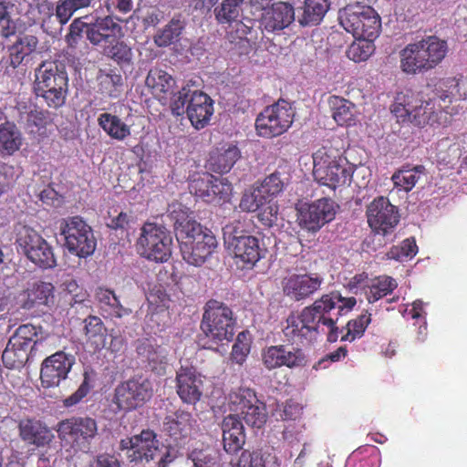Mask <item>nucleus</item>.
<instances>
[{"label": "nucleus", "instance_id": "1", "mask_svg": "<svg viewBox=\"0 0 467 467\" xmlns=\"http://www.w3.org/2000/svg\"><path fill=\"white\" fill-rule=\"evenodd\" d=\"M467 97V82L449 78L441 80L432 98L411 90L398 93L390 110L399 121L417 126L446 124L449 117L458 114L457 102Z\"/></svg>", "mask_w": 467, "mask_h": 467}, {"label": "nucleus", "instance_id": "2", "mask_svg": "<svg viewBox=\"0 0 467 467\" xmlns=\"http://www.w3.org/2000/svg\"><path fill=\"white\" fill-rule=\"evenodd\" d=\"M354 296H344L339 292L324 295L298 315L287 317L283 327L284 337L292 344L305 345L315 340L320 333L327 332V340L337 341L338 317L350 312L356 306Z\"/></svg>", "mask_w": 467, "mask_h": 467}, {"label": "nucleus", "instance_id": "3", "mask_svg": "<svg viewBox=\"0 0 467 467\" xmlns=\"http://www.w3.org/2000/svg\"><path fill=\"white\" fill-rule=\"evenodd\" d=\"M171 215L175 222L182 258L190 265H202L216 248L215 236L197 222L187 220L188 211L181 204L171 206Z\"/></svg>", "mask_w": 467, "mask_h": 467}, {"label": "nucleus", "instance_id": "4", "mask_svg": "<svg viewBox=\"0 0 467 467\" xmlns=\"http://www.w3.org/2000/svg\"><path fill=\"white\" fill-rule=\"evenodd\" d=\"M448 44L429 36L408 44L400 52V68L407 74H419L435 68L446 57Z\"/></svg>", "mask_w": 467, "mask_h": 467}, {"label": "nucleus", "instance_id": "5", "mask_svg": "<svg viewBox=\"0 0 467 467\" xmlns=\"http://www.w3.org/2000/svg\"><path fill=\"white\" fill-rule=\"evenodd\" d=\"M312 158L313 175L318 183L333 190L350 183L353 168L336 150L321 147L313 153Z\"/></svg>", "mask_w": 467, "mask_h": 467}, {"label": "nucleus", "instance_id": "6", "mask_svg": "<svg viewBox=\"0 0 467 467\" xmlns=\"http://www.w3.org/2000/svg\"><path fill=\"white\" fill-rule=\"evenodd\" d=\"M234 327L232 310L223 303L209 301L201 324L203 348L214 349L219 344L228 343L233 338Z\"/></svg>", "mask_w": 467, "mask_h": 467}, {"label": "nucleus", "instance_id": "7", "mask_svg": "<svg viewBox=\"0 0 467 467\" xmlns=\"http://www.w3.org/2000/svg\"><path fill=\"white\" fill-rule=\"evenodd\" d=\"M171 110L177 116L186 112L192 125L200 130L209 123L213 114V102L202 91L192 89L187 85L175 95Z\"/></svg>", "mask_w": 467, "mask_h": 467}, {"label": "nucleus", "instance_id": "8", "mask_svg": "<svg viewBox=\"0 0 467 467\" xmlns=\"http://www.w3.org/2000/svg\"><path fill=\"white\" fill-rule=\"evenodd\" d=\"M35 92L41 97L49 107L62 106L66 99L67 78L64 71L59 70L52 61L43 62L36 70Z\"/></svg>", "mask_w": 467, "mask_h": 467}, {"label": "nucleus", "instance_id": "9", "mask_svg": "<svg viewBox=\"0 0 467 467\" xmlns=\"http://www.w3.org/2000/svg\"><path fill=\"white\" fill-rule=\"evenodd\" d=\"M341 26L356 38H376L381 23L378 13L370 6L360 4L349 5L338 13Z\"/></svg>", "mask_w": 467, "mask_h": 467}, {"label": "nucleus", "instance_id": "10", "mask_svg": "<svg viewBox=\"0 0 467 467\" xmlns=\"http://www.w3.org/2000/svg\"><path fill=\"white\" fill-rule=\"evenodd\" d=\"M137 246L143 257L163 263L171 255L172 236L163 225L147 223L141 228Z\"/></svg>", "mask_w": 467, "mask_h": 467}, {"label": "nucleus", "instance_id": "11", "mask_svg": "<svg viewBox=\"0 0 467 467\" xmlns=\"http://www.w3.org/2000/svg\"><path fill=\"white\" fill-rule=\"evenodd\" d=\"M229 410L240 420L253 428L260 429L267 419L266 408L259 401L254 392L246 388L233 390L228 395Z\"/></svg>", "mask_w": 467, "mask_h": 467}, {"label": "nucleus", "instance_id": "12", "mask_svg": "<svg viewBox=\"0 0 467 467\" xmlns=\"http://www.w3.org/2000/svg\"><path fill=\"white\" fill-rule=\"evenodd\" d=\"M59 229L65 239V246L70 253L84 258L94 253L97 242L92 229L80 217L63 219Z\"/></svg>", "mask_w": 467, "mask_h": 467}, {"label": "nucleus", "instance_id": "13", "mask_svg": "<svg viewBox=\"0 0 467 467\" xmlns=\"http://www.w3.org/2000/svg\"><path fill=\"white\" fill-rule=\"evenodd\" d=\"M58 438L72 448L88 451L98 433V425L89 417H72L59 421L55 427Z\"/></svg>", "mask_w": 467, "mask_h": 467}, {"label": "nucleus", "instance_id": "14", "mask_svg": "<svg viewBox=\"0 0 467 467\" xmlns=\"http://www.w3.org/2000/svg\"><path fill=\"white\" fill-rule=\"evenodd\" d=\"M295 111L292 105L284 100L266 107L255 119L259 136L273 138L285 133L292 125Z\"/></svg>", "mask_w": 467, "mask_h": 467}, {"label": "nucleus", "instance_id": "15", "mask_svg": "<svg viewBox=\"0 0 467 467\" xmlns=\"http://www.w3.org/2000/svg\"><path fill=\"white\" fill-rule=\"evenodd\" d=\"M337 208V204L330 198L302 203L297 208L298 225L309 233H317L335 218Z\"/></svg>", "mask_w": 467, "mask_h": 467}, {"label": "nucleus", "instance_id": "16", "mask_svg": "<svg viewBox=\"0 0 467 467\" xmlns=\"http://www.w3.org/2000/svg\"><path fill=\"white\" fill-rule=\"evenodd\" d=\"M153 393L151 382L137 378L119 384L115 389L113 403L119 410H131L142 406Z\"/></svg>", "mask_w": 467, "mask_h": 467}, {"label": "nucleus", "instance_id": "17", "mask_svg": "<svg viewBox=\"0 0 467 467\" xmlns=\"http://www.w3.org/2000/svg\"><path fill=\"white\" fill-rule=\"evenodd\" d=\"M261 359L264 366L269 370L281 367L288 368H302L307 363L305 352L293 345L267 347L262 350Z\"/></svg>", "mask_w": 467, "mask_h": 467}, {"label": "nucleus", "instance_id": "18", "mask_svg": "<svg viewBox=\"0 0 467 467\" xmlns=\"http://www.w3.org/2000/svg\"><path fill=\"white\" fill-rule=\"evenodd\" d=\"M34 335H36L34 327L26 325L17 328L15 335L10 337L2 355L6 368H16L23 366L27 360Z\"/></svg>", "mask_w": 467, "mask_h": 467}, {"label": "nucleus", "instance_id": "19", "mask_svg": "<svg viewBox=\"0 0 467 467\" xmlns=\"http://www.w3.org/2000/svg\"><path fill=\"white\" fill-rule=\"evenodd\" d=\"M120 449L126 451L130 462H150L157 456L159 441L150 431H143L140 434L120 441Z\"/></svg>", "mask_w": 467, "mask_h": 467}, {"label": "nucleus", "instance_id": "20", "mask_svg": "<svg viewBox=\"0 0 467 467\" xmlns=\"http://www.w3.org/2000/svg\"><path fill=\"white\" fill-rule=\"evenodd\" d=\"M367 218L370 228L381 234H386L399 222L397 208L385 197L376 198L368 204Z\"/></svg>", "mask_w": 467, "mask_h": 467}, {"label": "nucleus", "instance_id": "21", "mask_svg": "<svg viewBox=\"0 0 467 467\" xmlns=\"http://www.w3.org/2000/svg\"><path fill=\"white\" fill-rule=\"evenodd\" d=\"M75 358L63 351H58L47 358L41 368V383L45 388L58 386L70 371Z\"/></svg>", "mask_w": 467, "mask_h": 467}, {"label": "nucleus", "instance_id": "22", "mask_svg": "<svg viewBox=\"0 0 467 467\" xmlns=\"http://www.w3.org/2000/svg\"><path fill=\"white\" fill-rule=\"evenodd\" d=\"M86 34L91 44L101 48L116 43L123 36L121 26L111 16L97 18L94 23L88 25Z\"/></svg>", "mask_w": 467, "mask_h": 467}, {"label": "nucleus", "instance_id": "23", "mask_svg": "<svg viewBox=\"0 0 467 467\" xmlns=\"http://www.w3.org/2000/svg\"><path fill=\"white\" fill-rule=\"evenodd\" d=\"M294 20V6L286 2H276L263 8L260 25L267 32H276L288 27Z\"/></svg>", "mask_w": 467, "mask_h": 467}, {"label": "nucleus", "instance_id": "24", "mask_svg": "<svg viewBox=\"0 0 467 467\" xmlns=\"http://www.w3.org/2000/svg\"><path fill=\"white\" fill-rule=\"evenodd\" d=\"M136 350L143 362H147L151 370L161 374L169 363L167 347L157 344L152 338H142L137 341Z\"/></svg>", "mask_w": 467, "mask_h": 467}, {"label": "nucleus", "instance_id": "25", "mask_svg": "<svg viewBox=\"0 0 467 467\" xmlns=\"http://www.w3.org/2000/svg\"><path fill=\"white\" fill-rule=\"evenodd\" d=\"M177 393L185 403H196L202 394V379L192 368H181L176 377Z\"/></svg>", "mask_w": 467, "mask_h": 467}, {"label": "nucleus", "instance_id": "26", "mask_svg": "<svg viewBox=\"0 0 467 467\" xmlns=\"http://www.w3.org/2000/svg\"><path fill=\"white\" fill-rule=\"evenodd\" d=\"M322 281L317 275H293L284 280L283 290L285 296L299 301L316 292Z\"/></svg>", "mask_w": 467, "mask_h": 467}, {"label": "nucleus", "instance_id": "27", "mask_svg": "<svg viewBox=\"0 0 467 467\" xmlns=\"http://www.w3.org/2000/svg\"><path fill=\"white\" fill-rule=\"evenodd\" d=\"M192 428V419L189 412L178 411L167 416L163 422L164 431L172 439L176 446H182Z\"/></svg>", "mask_w": 467, "mask_h": 467}, {"label": "nucleus", "instance_id": "28", "mask_svg": "<svg viewBox=\"0 0 467 467\" xmlns=\"http://www.w3.org/2000/svg\"><path fill=\"white\" fill-rule=\"evenodd\" d=\"M223 448L229 453L239 451L244 444V432L242 421L236 415L229 414L222 424Z\"/></svg>", "mask_w": 467, "mask_h": 467}, {"label": "nucleus", "instance_id": "29", "mask_svg": "<svg viewBox=\"0 0 467 467\" xmlns=\"http://www.w3.org/2000/svg\"><path fill=\"white\" fill-rule=\"evenodd\" d=\"M19 434L21 439L36 447L47 445L54 438L51 431L41 421L26 420L19 424Z\"/></svg>", "mask_w": 467, "mask_h": 467}, {"label": "nucleus", "instance_id": "30", "mask_svg": "<svg viewBox=\"0 0 467 467\" xmlns=\"http://www.w3.org/2000/svg\"><path fill=\"white\" fill-rule=\"evenodd\" d=\"M24 137L18 127L9 121L0 123V157L14 156L24 145Z\"/></svg>", "mask_w": 467, "mask_h": 467}, {"label": "nucleus", "instance_id": "31", "mask_svg": "<svg viewBox=\"0 0 467 467\" xmlns=\"http://www.w3.org/2000/svg\"><path fill=\"white\" fill-rule=\"evenodd\" d=\"M240 157L235 145L224 144L212 152L208 161L209 168L218 173L228 172Z\"/></svg>", "mask_w": 467, "mask_h": 467}, {"label": "nucleus", "instance_id": "32", "mask_svg": "<svg viewBox=\"0 0 467 467\" xmlns=\"http://www.w3.org/2000/svg\"><path fill=\"white\" fill-rule=\"evenodd\" d=\"M227 249L234 257L251 265H254L261 257L259 241L252 235L241 238Z\"/></svg>", "mask_w": 467, "mask_h": 467}, {"label": "nucleus", "instance_id": "33", "mask_svg": "<svg viewBox=\"0 0 467 467\" xmlns=\"http://www.w3.org/2000/svg\"><path fill=\"white\" fill-rule=\"evenodd\" d=\"M98 124L109 137L118 141H123L131 134L130 125L112 113H101Z\"/></svg>", "mask_w": 467, "mask_h": 467}, {"label": "nucleus", "instance_id": "34", "mask_svg": "<svg viewBox=\"0 0 467 467\" xmlns=\"http://www.w3.org/2000/svg\"><path fill=\"white\" fill-rule=\"evenodd\" d=\"M96 299L101 311L109 317L120 318L130 313L119 302L113 291L99 287L96 291Z\"/></svg>", "mask_w": 467, "mask_h": 467}, {"label": "nucleus", "instance_id": "35", "mask_svg": "<svg viewBox=\"0 0 467 467\" xmlns=\"http://www.w3.org/2000/svg\"><path fill=\"white\" fill-rule=\"evenodd\" d=\"M146 85L155 96L161 97L172 91L175 80L166 71L160 68H152L146 78Z\"/></svg>", "mask_w": 467, "mask_h": 467}, {"label": "nucleus", "instance_id": "36", "mask_svg": "<svg viewBox=\"0 0 467 467\" xmlns=\"http://www.w3.org/2000/svg\"><path fill=\"white\" fill-rule=\"evenodd\" d=\"M328 8V0H305L303 13L298 16V22L302 26L317 25Z\"/></svg>", "mask_w": 467, "mask_h": 467}, {"label": "nucleus", "instance_id": "37", "mask_svg": "<svg viewBox=\"0 0 467 467\" xmlns=\"http://www.w3.org/2000/svg\"><path fill=\"white\" fill-rule=\"evenodd\" d=\"M425 176V168L418 165L412 168H403L392 175L394 186L404 192H410Z\"/></svg>", "mask_w": 467, "mask_h": 467}, {"label": "nucleus", "instance_id": "38", "mask_svg": "<svg viewBox=\"0 0 467 467\" xmlns=\"http://www.w3.org/2000/svg\"><path fill=\"white\" fill-rule=\"evenodd\" d=\"M85 334L87 342L93 347L94 350L105 348L107 329L100 318L90 316L85 319Z\"/></svg>", "mask_w": 467, "mask_h": 467}, {"label": "nucleus", "instance_id": "39", "mask_svg": "<svg viewBox=\"0 0 467 467\" xmlns=\"http://www.w3.org/2000/svg\"><path fill=\"white\" fill-rule=\"evenodd\" d=\"M54 286L50 283H36L28 289L24 307L30 309L36 306H47L53 301Z\"/></svg>", "mask_w": 467, "mask_h": 467}, {"label": "nucleus", "instance_id": "40", "mask_svg": "<svg viewBox=\"0 0 467 467\" xmlns=\"http://www.w3.org/2000/svg\"><path fill=\"white\" fill-rule=\"evenodd\" d=\"M16 244L18 251L26 256L28 254H33V256L36 257L33 249L36 245L43 244V237L33 228L26 225H20L16 228Z\"/></svg>", "mask_w": 467, "mask_h": 467}, {"label": "nucleus", "instance_id": "41", "mask_svg": "<svg viewBox=\"0 0 467 467\" xmlns=\"http://www.w3.org/2000/svg\"><path fill=\"white\" fill-rule=\"evenodd\" d=\"M398 286V283L390 276H379L371 281L365 290L367 299L369 303H373L381 297L391 293Z\"/></svg>", "mask_w": 467, "mask_h": 467}, {"label": "nucleus", "instance_id": "42", "mask_svg": "<svg viewBox=\"0 0 467 467\" xmlns=\"http://www.w3.org/2000/svg\"><path fill=\"white\" fill-rule=\"evenodd\" d=\"M333 118L338 125H351L355 121V105L340 97H333L330 100Z\"/></svg>", "mask_w": 467, "mask_h": 467}, {"label": "nucleus", "instance_id": "43", "mask_svg": "<svg viewBox=\"0 0 467 467\" xmlns=\"http://www.w3.org/2000/svg\"><path fill=\"white\" fill-rule=\"evenodd\" d=\"M244 0H223L220 6L214 9L217 21L222 25L231 26L238 23L242 16V4Z\"/></svg>", "mask_w": 467, "mask_h": 467}, {"label": "nucleus", "instance_id": "44", "mask_svg": "<svg viewBox=\"0 0 467 467\" xmlns=\"http://www.w3.org/2000/svg\"><path fill=\"white\" fill-rule=\"evenodd\" d=\"M236 467H278L275 455L269 452L248 451L241 453Z\"/></svg>", "mask_w": 467, "mask_h": 467}, {"label": "nucleus", "instance_id": "45", "mask_svg": "<svg viewBox=\"0 0 467 467\" xmlns=\"http://www.w3.org/2000/svg\"><path fill=\"white\" fill-rule=\"evenodd\" d=\"M231 193V184L225 179L213 176V182L210 183L209 192L204 194L203 201L222 205L230 200Z\"/></svg>", "mask_w": 467, "mask_h": 467}, {"label": "nucleus", "instance_id": "46", "mask_svg": "<svg viewBox=\"0 0 467 467\" xmlns=\"http://www.w3.org/2000/svg\"><path fill=\"white\" fill-rule=\"evenodd\" d=\"M37 38L34 36L19 37L10 47L11 64L16 67L23 59L35 51L37 46Z\"/></svg>", "mask_w": 467, "mask_h": 467}, {"label": "nucleus", "instance_id": "47", "mask_svg": "<svg viewBox=\"0 0 467 467\" xmlns=\"http://www.w3.org/2000/svg\"><path fill=\"white\" fill-rule=\"evenodd\" d=\"M194 467H220L217 451L210 446L201 444L195 447L189 454Z\"/></svg>", "mask_w": 467, "mask_h": 467}, {"label": "nucleus", "instance_id": "48", "mask_svg": "<svg viewBox=\"0 0 467 467\" xmlns=\"http://www.w3.org/2000/svg\"><path fill=\"white\" fill-rule=\"evenodd\" d=\"M374 39L368 37L356 38L347 50L348 57L354 62L366 61L375 50Z\"/></svg>", "mask_w": 467, "mask_h": 467}, {"label": "nucleus", "instance_id": "49", "mask_svg": "<svg viewBox=\"0 0 467 467\" xmlns=\"http://www.w3.org/2000/svg\"><path fill=\"white\" fill-rule=\"evenodd\" d=\"M184 23L178 17H174L171 22L154 36V42L158 47H168L171 45L180 36Z\"/></svg>", "mask_w": 467, "mask_h": 467}, {"label": "nucleus", "instance_id": "50", "mask_svg": "<svg viewBox=\"0 0 467 467\" xmlns=\"http://www.w3.org/2000/svg\"><path fill=\"white\" fill-rule=\"evenodd\" d=\"M36 254L33 256V254H28L26 257L35 265L39 267L47 269L52 268L56 265V258L52 250V247L48 244V243L43 238V244H39V245H36L33 249Z\"/></svg>", "mask_w": 467, "mask_h": 467}, {"label": "nucleus", "instance_id": "51", "mask_svg": "<svg viewBox=\"0 0 467 467\" xmlns=\"http://www.w3.org/2000/svg\"><path fill=\"white\" fill-rule=\"evenodd\" d=\"M265 202H268L267 196L261 192L257 184H254L244 192L240 202V208L245 212H255L263 207Z\"/></svg>", "mask_w": 467, "mask_h": 467}, {"label": "nucleus", "instance_id": "52", "mask_svg": "<svg viewBox=\"0 0 467 467\" xmlns=\"http://www.w3.org/2000/svg\"><path fill=\"white\" fill-rule=\"evenodd\" d=\"M91 0H60L56 16L61 24H66L77 10L89 6Z\"/></svg>", "mask_w": 467, "mask_h": 467}, {"label": "nucleus", "instance_id": "53", "mask_svg": "<svg viewBox=\"0 0 467 467\" xmlns=\"http://www.w3.org/2000/svg\"><path fill=\"white\" fill-rule=\"evenodd\" d=\"M251 342V336L248 332L243 331L238 334L231 353L234 362L242 365L245 361L250 352Z\"/></svg>", "mask_w": 467, "mask_h": 467}, {"label": "nucleus", "instance_id": "54", "mask_svg": "<svg viewBox=\"0 0 467 467\" xmlns=\"http://www.w3.org/2000/svg\"><path fill=\"white\" fill-rule=\"evenodd\" d=\"M418 253V246L414 239H406L400 245L394 246L386 254L388 259L405 261L411 259Z\"/></svg>", "mask_w": 467, "mask_h": 467}, {"label": "nucleus", "instance_id": "55", "mask_svg": "<svg viewBox=\"0 0 467 467\" xmlns=\"http://www.w3.org/2000/svg\"><path fill=\"white\" fill-rule=\"evenodd\" d=\"M370 321V315L368 313L362 314L358 318L349 321L347 325L348 331L342 336L341 339L353 341L356 338L361 337Z\"/></svg>", "mask_w": 467, "mask_h": 467}, {"label": "nucleus", "instance_id": "56", "mask_svg": "<svg viewBox=\"0 0 467 467\" xmlns=\"http://www.w3.org/2000/svg\"><path fill=\"white\" fill-rule=\"evenodd\" d=\"M286 178H282L280 172H275L266 177L260 184H257L261 192L267 196V199H274L282 192Z\"/></svg>", "mask_w": 467, "mask_h": 467}, {"label": "nucleus", "instance_id": "57", "mask_svg": "<svg viewBox=\"0 0 467 467\" xmlns=\"http://www.w3.org/2000/svg\"><path fill=\"white\" fill-rule=\"evenodd\" d=\"M103 53L118 63H129L132 57L131 49L120 40L104 47Z\"/></svg>", "mask_w": 467, "mask_h": 467}, {"label": "nucleus", "instance_id": "58", "mask_svg": "<svg viewBox=\"0 0 467 467\" xmlns=\"http://www.w3.org/2000/svg\"><path fill=\"white\" fill-rule=\"evenodd\" d=\"M223 241L226 247L233 245L241 238L249 236L244 234V223L241 220L229 223L223 228Z\"/></svg>", "mask_w": 467, "mask_h": 467}, {"label": "nucleus", "instance_id": "59", "mask_svg": "<svg viewBox=\"0 0 467 467\" xmlns=\"http://www.w3.org/2000/svg\"><path fill=\"white\" fill-rule=\"evenodd\" d=\"M439 158L442 161L450 162L458 158L461 154L459 146L450 138H444L438 143Z\"/></svg>", "mask_w": 467, "mask_h": 467}, {"label": "nucleus", "instance_id": "60", "mask_svg": "<svg viewBox=\"0 0 467 467\" xmlns=\"http://www.w3.org/2000/svg\"><path fill=\"white\" fill-rule=\"evenodd\" d=\"M259 210L258 218L264 225L270 227L276 223L278 206L272 199H268V202H265Z\"/></svg>", "mask_w": 467, "mask_h": 467}, {"label": "nucleus", "instance_id": "61", "mask_svg": "<svg viewBox=\"0 0 467 467\" xmlns=\"http://www.w3.org/2000/svg\"><path fill=\"white\" fill-rule=\"evenodd\" d=\"M213 182V176L203 173L192 180L189 185L190 192L203 200L206 192H209V185Z\"/></svg>", "mask_w": 467, "mask_h": 467}, {"label": "nucleus", "instance_id": "62", "mask_svg": "<svg viewBox=\"0 0 467 467\" xmlns=\"http://www.w3.org/2000/svg\"><path fill=\"white\" fill-rule=\"evenodd\" d=\"M121 80L118 75H104L100 77V89L109 97L116 98L119 95L118 85Z\"/></svg>", "mask_w": 467, "mask_h": 467}, {"label": "nucleus", "instance_id": "63", "mask_svg": "<svg viewBox=\"0 0 467 467\" xmlns=\"http://www.w3.org/2000/svg\"><path fill=\"white\" fill-rule=\"evenodd\" d=\"M157 455L159 456L157 467H167L168 464L178 457L179 450L170 444L166 447L159 448Z\"/></svg>", "mask_w": 467, "mask_h": 467}, {"label": "nucleus", "instance_id": "64", "mask_svg": "<svg viewBox=\"0 0 467 467\" xmlns=\"http://www.w3.org/2000/svg\"><path fill=\"white\" fill-rule=\"evenodd\" d=\"M88 467H120V462L113 454L100 453L88 463Z\"/></svg>", "mask_w": 467, "mask_h": 467}]
</instances>
